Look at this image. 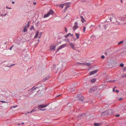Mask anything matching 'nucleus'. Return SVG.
I'll list each match as a JSON object with an SVG mask.
<instances>
[{
  "label": "nucleus",
  "instance_id": "nucleus-1",
  "mask_svg": "<svg viewBox=\"0 0 126 126\" xmlns=\"http://www.w3.org/2000/svg\"><path fill=\"white\" fill-rule=\"evenodd\" d=\"M53 11L52 10H50L49 12L44 15V18L47 17L50 15L53 14Z\"/></svg>",
  "mask_w": 126,
  "mask_h": 126
},
{
  "label": "nucleus",
  "instance_id": "nucleus-2",
  "mask_svg": "<svg viewBox=\"0 0 126 126\" xmlns=\"http://www.w3.org/2000/svg\"><path fill=\"white\" fill-rule=\"evenodd\" d=\"M68 40V42H69V45H70L71 48L73 49L74 50H76V48L75 47V44H73L71 42H70Z\"/></svg>",
  "mask_w": 126,
  "mask_h": 126
},
{
  "label": "nucleus",
  "instance_id": "nucleus-3",
  "mask_svg": "<svg viewBox=\"0 0 126 126\" xmlns=\"http://www.w3.org/2000/svg\"><path fill=\"white\" fill-rule=\"evenodd\" d=\"M56 47V46L53 45H51L49 47V50H55Z\"/></svg>",
  "mask_w": 126,
  "mask_h": 126
},
{
  "label": "nucleus",
  "instance_id": "nucleus-4",
  "mask_svg": "<svg viewBox=\"0 0 126 126\" xmlns=\"http://www.w3.org/2000/svg\"><path fill=\"white\" fill-rule=\"evenodd\" d=\"M77 97L78 99L80 101H82L84 100V97L81 95H77Z\"/></svg>",
  "mask_w": 126,
  "mask_h": 126
},
{
  "label": "nucleus",
  "instance_id": "nucleus-5",
  "mask_svg": "<svg viewBox=\"0 0 126 126\" xmlns=\"http://www.w3.org/2000/svg\"><path fill=\"white\" fill-rule=\"evenodd\" d=\"M79 28L78 26V23L76 21L75 22L74 26L73 27V28L74 30H75L76 29H77Z\"/></svg>",
  "mask_w": 126,
  "mask_h": 126
},
{
  "label": "nucleus",
  "instance_id": "nucleus-6",
  "mask_svg": "<svg viewBox=\"0 0 126 126\" xmlns=\"http://www.w3.org/2000/svg\"><path fill=\"white\" fill-rule=\"evenodd\" d=\"M66 46H67V45L66 44H63V45H61L58 48V50H57V51H56V52H57V51L60 50V49H61L62 48L66 47Z\"/></svg>",
  "mask_w": 126,
  "mask_h": 126
},
{
  "label": "nucleus",
  "instance_id": "nucleus-7",
  "mask_svg": "<svg viewBox=\"0 0 126 126\" xmlns=\"http://www.w3.org/2000/svg\"><path fill=\"white\" fill-rule=\"evenodd\" d=\"M98 71V70L97 69H96L94 70V71H92L91 72L89 75H91L94 73H96Z\"/></svg>",
  "mask_w": 126,
  "mask_h": 126
},
{
  "label": "nucleus",
  "instance_id": "nucleus-8",
  "mask_svg": "<svg viewBox=\"0 0 126 126\" xmlns=\"http://www.w3.org/2000/svg\"><path fill=\"white\" fill-rule=\"evenodd\" d=\"M47 106V104H42L39 105L38 107L39 108H44L46 107Z\"/></svg>",
  "mask_w": 126,
  "mask_h": 126
},
{
  "label": "nucleus",
  "instance_id": "nucleus-9",
  "mask_svg": "<svg viewBox=\"0 0 126 126\" xmlns=\"http://www.w3.org/2000/svg\"><path fill=\"white\" fill-rule=\"evenodd\" d=\"M95 89L94 87H92L89 90V92L90 93L93 92H94Z\"/></svg>",
  "mask_w": 126,
  "mask_h": 126
},
{
  "label": "nucleus",
  "instance_id": "nucleus-10",
  "mask_svg": "<svg viewBox=\"0 0 126 126\" xmlns=\"http://www.w3.org/2000/svg\"><path fill=\"white\" fill-rule=\"evenodd\" d=\"M39 33V31H37L36 32V34H35V35L34 37V38H36L38 37V34Z\"/></svg>",
  "mask_w": 126,
  "mask_h": 126
},
{
  "label": "nucleus",
  "instance_id": "nucleus-11",
  "mask_svg": "<svg viewBox=\"0 0 126 126\" xmlns=\"http://www.w3.org/2000/svg\"><path fill=\"white\" fill-rule=\"evenodd\" d=\"M70 35H71V36H73V34H71L70 33H68V34H67L66 35H65L64 36V37L65 38H67Z\"/></svg>",
  "mask_w": 126,
  "mask_h": 126
},
{
  "label": "nucleus",
  "instance_id": "nucleus-12",
  "mask_svg": "<svg viewBox=\"0 0 126 126\" xmlns=\"http://www.w3.org/2000/svg\"><path fill=\"white\" fill-rule=\"evenodd\" d=\"M28 29L27 28V26H25L23 32L25 33L26 32H27Z\"/></svg>",
  "mask_w": 126,
  "mask_h": 126
},
{
  "label": "nucleus",
  "instance_id": "nucleus-13",
  "mask_svg": "<svg viewBox=\"0 0 126 126\" xmlns=\"http://www.w3.org/2000/svg\"><path fill=\"white\" fill-rule=\"evenodd\" d=\"M115 19V17H114L113 16H110V21H112V19Z\"/></svg>",
  "mask_w": 126,
  "mask_h": 126
},
{
  "label": "nucleus",
  "instance_id": "nucleus-14",
  "mask_svg": "<svg viewBox=\"0 0 126 126\" xmlns=\"http://www.w3.org/2000/svg\"><path fill=\"white\" fill-rule=\"evenodd\" d=\"M96 80V79H93L91 80V82L93 83Z\"/></svg>",
  "mask_w": 126,
  "mask_h": 126
},
{
  "label": "nucleus",
  "instance_id": "nucleus-15",
  "mask_svg": "<svg viewBox=\"0 0 126 126\" xmlns=\"http://www.w3.org/2000/svg\"><path fill=\"white\" fill-rule=\"evenodd\" d=\"M79 35L78 33H76V36H77L76 38L77 39H78L79 38Z\"/></svg>",
  "mask_w": 126,
  "mask_h": 126
},
{
  "label": "nucleus",
  "instance_id": "nucleus-16",
  "mask_svg": "<svg viewBox=\"0 0 126 126\" xmlns=\"http://www.w3.org/2000/svg\"><path fill=\"white\" fill-rule=\"evenodd\" d=\"M49 78V77H47L43 79V80L44 81H45L47 80Z\"/></svg>",
  "mask_w": 126,
  "mask_h": 126
},
{
  "label": "nucleus",
  "instance_id": "nucleus-17",
  "mask_svg": "<svg viewBox=\"0 0 126 126\" xmlns=\"http://www.w3.org/2000/svg\"><path fill=\"white\" fill-rule=\"evenodd\" d=\"M69 6H66L64 10V12H65L66 10H67L68 8L69 7Z\"/></svg>",
  "mask_w": 126,
  "mask_h": 126
},
{
  "label": "nucleus",
  "instance_id": "nucleus-18",
  "mask_svg": "<svg viewBox=\"0 0 126 126\" xmlns=\"http://www.w3.org/2000/svg\"><path fill=\"white\" fill-rule=\"evenodd\" d=\"M66 3H65L61 5H60V6L62 8H63V6L65 5H66Z\"/></svg>",
  "mask_w": 126,
  "mask_h": 126
},
{
  "label": "nucleus",
  "instance_id": "nucleus-19",
  "mask_svg": "<svg viewBox=\"0 0 126 126\" xmlns=\"http://www.w3.org/2000/svg\"><path fill=\"white\" fill-rule=\"evenodd\" d=\"M85 65L88 66H90L91 65V64L89 63H87L85 64Z\"/></svg>",
  "mask_w": 126,
  "mask_h": 126
},
{
  "label": "nucleus",
  "instance_id": "nucleus-20",
  "mask_svg": "<svg viewBox=\"0 0 126 126\" xmlns=\"http://www.w3.org/2000/svg\"><path fill=\"white\" fill-rule=\"evenodd\" d=\"M37 88H35L33 89V88L32 89V91H33V92H37V91H35L36 89Z\"/></svg>",
  "mask_w": 126,
  "mask_h": 126
},
{
  "label": "nucleus",
  "instance_id": "nucleus-21",
  "mask_svg": "<svg viewBox=\"0 0 126 126\" xmlns=\"http://www.w3.org/2000/svg\"><path fill=\"white\" fill-rule=\"evenodd\" d=\"M123 42V41H121L120 42H118V44L119 45L120 44H122Z\"/></svg>",
  "mask_w": 126,
  "mask_h": 126
},
{
  "label": "nucleus",
  "instance_id": "nucleus-22",
  "mask_svg": "<svg viewBox=\"0 0 126 126\" xmlns=\"http://www.w3.org/2000/svg\"><path fill=\"white\" fill-rule=\"evenodd\" d=\"M94 125L95 126H98L99 125V124L97 123H94Z\"/></svg>",
  "mask_w": 126,
  "mask_h": 126
},
{
  "label": "nucleus",
  "instance_id": "nucleus-23",
  "mask_svg": "<svg viewBox=\"0 0 126 126\" xmlns=\"http://www.w3.org/2000/svg\"><path fill=\"white\" fill-rule=\"evenodd\" d=\"M86 29V27L85 26H84L83 29V32H84L85 31V30Z\"/></svg>",
  "mask_w": 126,
  "mask_h": 126
},
{
  "label": "nucleus",
  "instance_id": "nucleus-24",
  "mask_svg": "<svg viewBox=\"0 0 126 126\" xmlns=\"http://www.w3.org/2000/svg\"><path fill=\"white\" fill-rule=\"evenodd\" d=\"M17 107V105L13 107H10V108L11 109H12L13 108H15Z\"/></svg>",
  "mask_w": 126,
  "mask_h": 126
},
{
  "label": "nucleus",
  "instance_id": "nucleus-25",
  "mask_svg": "<svg viewBox=\"0 0 126 126\" xmlns=\"http://www.w3.org/2000/svg\"><path fill=\"white\" fill-rule=\"evenodd\" d=\"M123 78L126 77V74H124L122 76Z\"/></svg>",
  "mask_w": 126,
  "mask_h": 126
},
{
  "label": "nucleus",
  "instance_id": "nucleus-26",
  "mask_svg": "<svg viewBox=\"0 0 126 126\" xmlns=\"http://www.w3.org/2000/svg\"><path fill=\"white\" fill-rule=\"evenodd\" d=\"M124 66V65L123 63H121L120 65V66L122 67H123Z\"/></svg>",
  "mask_w": 126,
  "mask_h": 126
},
{
  "label": "nucleus",
  "instance_id": "nucleus-27",
  "mask_svg": "<svg viewBox=\"0 0 126 126\" xmlns=\"http://www.w3.org/2000/svg\"><path fill=\"white\" fill-rule=\"evenodd\" d=\"M35 110H31V111L30 112H29L30 113H32V112L34 111H35Z\"/></svg>",
  "mask_w": 126,
  "mask_h": 126
},
{
  "label": "nucleus",
  "instance_id": "nucleus-28",
  "mask_svg": "<svg viewBox=\"0 0 126 126\" xmlns=\"http://www.w3.org/2000/svg\"><path fill=\"white\" fill-rule=\"evenodd\" d=\"M123 70L124 71H126V67H124L123 68Z\"/></svg>",
  "mask_w": 126,
  "mask_h": 126
},
{
  "label": "nucleus",
  "instance_id": "nucleus-29",
  "mask_svg": "<svg viewBox=\"0 0 126 126\" xmlns=\"http://www.w3.org/2000/svg\"><path fill=\"white\" fill-rule=\"evenodd\" d=\"M34 27L33 26H32L31 28V30H33L34 29Z\"/></svg>",
  "mask_w": 126,
  "mask_h": 126
},
{
  "label": "nucleus",
  "instance_id": "nucleus-30",
  "mask_svg": "<svg viewBox=\"0 0 126 126\" xmlns=\"http://www.w3.org/2000/svg\"><path fill=\"white\" fill-rule=\"evenodd\" d=\"M15 64H12L8 66H7L8 67H11L13 66Z\"/></svg>",
  "mask_w": 126,
  "mask_h": 126
},
{
  "label": "nucleus",
  "instance_id": "nucleus-31",
  "mask_svg": "<svg viewBox=\"0 0 126 126\" xmlns=\"http://www.w3.org/2000/svg\"><path fill=\"white\" fill-rule=\"evenodd\" d=\"M0 102H1L2 103H6V102L4 101H0Z\"/></svg>",
  "mask_w": 126,
  "mask_h": 126
},
{
  "label": "nucleus",
  "instance_id": "nucleus-32",
  "mask_svg": "<svg viewBox=\"0 0 126 126\" xmlns=\"http://www.w3.org/2000/svg\"><path fill=\"white\" fill-rule=\"evenodd\" d=\"M81 21L82 23H84V21H85V20L84 18H83L81 20Z\"/></svg>",
  "mask_w": 126,
  "mask_h": 126
},
{
  "label": "nucleus",
  "instance_id": "nucleus-33",
  "mask_svg": "<svg viewBox=\"0 0 126 126\" xmlns=\"http://www.w3.org/2000/svg\"><path fill=\"white\" fill-rule=\"evenodd\" d=\"M101 58H102V59H104V58H105V57L104 56V55H102L101 57Z\"/></svg>",
  "mask_w": 126,
  "mask_h": 126
},
{
  "label": "nucleus",
  "instance_id": "nucleus-34",
  "mask_svg": "<svg viewBox=\"0 0 126 126\" xmlns=\"http://www.w3.org/2000/svg\"><path fill=\"white\" fill-rule=\"evenodd\" d=\"M27 28H28L29 27V22L27 24Z\"/></svg>",
  "mask_w": 126,
  "mask_h": 126
},
{
  "label": "nucleus",
  "instance_id": "nucleus-35",
  "mask_svg": "<svg viewBox=\"0 0 126 126\" xmlns=\"http://www.w3.org/2000/svg\"><path fill=\"white\" fill-rule=\"evenodd\" d=\"M104 28H105V30H106V25H104Z\"/></svg>",
  "mask_w": 126,
  "mask_h": 126
},
{
  "label": "nucleus",
  "instance_id": "nucleus-36",
  "mask_svg": "<svg viewBox=\"0 0 126 126\" xmlns=\"http://www.w3.org/2000/svg\"><path fill=\"white\" fill-rule=\"evenodd\" d=\"M120 116V115L119 114H117L116 115V117H118Z\"/></svg>",
  "mask_w": 126,
  "mask_h": 126
},
{
  "label": "nucleus",
  "instance_id": "nucleus-37",
  "mask_svg": "<svg viewBox=\"0 0 126 126\" xmlns=\"http://www.w3.org/2000/svg\"><path fill=\"white\" fill-rule=\"evenodd\" d=\"M13 47V46H11L10 48V49L11 50H12V48Z\"/></svg>",
  "mask_w": 126,
  "mask_h": 126
},
{
  "label": "nucleus",
  "instance_id": "nucleus-38",
  "mask_svg": "<svg viewBox=\"0 0 126 126\" xmlns=\"http://www.w3.org/2000/svg\"><path fill=\"white\" fill-rule=\"evenodd\" d=\"M41 33H42V32H41V33H40V35L39 36V37H38V38H40L41 37Z\"/></svg>",
  "mask_w": 126,
  "mask_h": 126
},
{
  "label": "nucleus",
  "instance_id": "nucleus-39",
  "mask_svg": "<svg viewBox=\"0 0 126 126\" xmlns=\"http://www.w3.org/2000/svg\"><path fill=\"white\" fill-rule=\"evenodd\" d=\"M65 31L66 32H67V29L66 28H65Z\"/></svg>",
  "mask_w": 126,
  "mask_h": 126
},
{
  "label": "nucleus",
  "instance_id": "nucleus-40",
  "mask_svg": "<svg viewBox=\"0 0 126 126\" xmlns=\"http://www.w3.org/2000/svg\"><path fill=\"white\" fill-rule=\"evenodd\" d=\"M6 8L8 9H11V8L8 7H7V6H6Z\"/></svg>",
  "mask_w": 126,
  "mask_h": 126
},
{
  "label": "nucleus",
  "instance_id": "nucleus-41",
  "mask_svg": "<svg viewBox=\"0 0 126 126\" xmlns=\"http://www.w3.org/2000/svg\"><path fill=\"white\" fill-rule=\"evenodd\" d=\"M80 17H81V20L83 18H83V16H81Z\"/></svg>",
  "mask_w": 126,
  "mask_h": 126
},
{
  "label": "nucleus",
  "instance_id": "nucleus-42",
  "mask_svg": "<svg viewBox=\"0 0 126 126\" xmlns=\"http://www.w3.org/2000/svg\"><path fill=\"white\" fill-rule=\"evenodd\" d=\"M36 3V2H34L33 3V4L34 5H35Z\"/></svg>",
  "mask_w": 126,
  "mask_h": 126
},
{
  "label": "nucleus",
  "instance_id": "nucleus-43",
  "mask_svg": "<svg viewBox=\"0 0 126 126\" xmlns=\"http://www.w3.org/2000/svg\"><path fill=\"white\" fill-rule=\"evenodd\" d=\"M115 91V89L114 88H113V91L114 92Z\"/></svg>",
  "mask_w": 126,
  "mask_h": 126
},
{
  "label": "nucleus",
  "instance_id": "nucleus-44",
  "mask_svg": "<svg viewBox=\"0 0 126 126\" xmlns=\"http://www.w3.org/2000/svg\"><path fill=\"white\" fill-rule=\"evenodd\" d=\"M116 92H117V93H118V92H119V91L118 90H116Z\"/></svg>",
  "mask_w": 126,
  "mask_h": 126
},
{
  "label": "nucleus",
  "instance_id": "nucleus-45",
  "mask_svg": "<svg viewBox=\"0 0 126 126\" xmlns=\"http://www.w3.org/2000/svg\"><path fill=\"white\" fill-rule=\"evenodd\" d=\"M7 14V13H5V14H4V15H4V16H6V15Z\"/></svg>",
  "mask_w": 126,
  "mask_h": 126
},
{
  "label": "nucleus",
  "instance_id": "nucleus-46",
  "mask_svg": "<svg viewBox=\"0 0 126 126\" xmlns=\"http://www.w3.org/2000/svg\"><path fill=\"white\" fill-rule=\"evenodd\" d=\"M82 115L83 116H85V114H83Z\"/></svg>",
  "mask_w": 126,
  "mask_h": 126
},
{
  "label": "nucleus",
  "instance_id": "nucleus-47",
  "mask_svg": "<svg viewBox=\"0 0 126 126\" xmlns=\"http://www.w3.org/2000/svg\"><path fill=\"white\" fill-rule=\"evenodd\" d=\"M12 3L13 4H14V3H15V2H14V1H13L12 2Z\"/></svg>",
  "mask_w": 126,
  "mask_h": 126
},
{
  "label": "nucleus",
  "instance_id": "nucleus-48",
  "mask_svg": "<svg viewBox=\"0 0 126 126\" xmlns=\"http://www.w3.org/2000/svg\"><path fill=\"white\" fill-rule=\"evenodd\" d=\"M39 109L40 110H43L42 109Z\"/></svg>",
  "mask_w": 126,
  "mask_h": 126
},
{
  "label": "nucleus",
  "instance_id": "nucleus-49",
  "mask_svg": "<svg viewBox=\"0 0 126 126\" xmlns=\"http://www.w3.org/2000/svg\"><path fill=\"white\" fill-rule=\"evenodd\" d=\"M115 80H113L111 81V82H114V81H115Z\"/></svg>",
  "mask_w": 126,
  "mask_h": 126
},
{
  "label": "nucleus",
  "instance_id": "nucleus-50",
  "mask_svg": "<svg viewBox=\"0 0 126 126\" xmlns=\"http://www.w3.org/2000/svg\"><path fill=\"white\" fill-rule=\"evenodd\" d=\"M46 110V109H45L43 110Z\"/></svg>",
  "mask_w": 126,
  "mask_h": 126
},
{
  "label": "nucleus",
  "instance_id": "nucleus-51",
  "mask_svg": "<svg viewBox=\"0 0 126 126\" xmlns=\"http://www.w3.org/2000/svg\"><path fill=\"white\" fill-rule=\"evenodd\" d=\"M24 124V123H22V125H23Z\"/></svg>",
  "mask_w": 126,
  "mask_h": 126
},
{
  "label": "nucleus",
  "instance_id": "nucleus-52",
  "mask_svg": "<svg viewBox=\"0 0 126 126\" xmlns=\"http://www.w3.org/2000/svg\"><path fill=\"white\" fill-rule=\"evenodd\" d=\"M121 2L122 3H123V2H122V0H121Z\"/></svg>",
  "mask_w": 126,
  "mask_h": 126
},
{
  "label": "nucleus",
  "instance_id": "nucleus-53",
  "mask_svg": "<svg viewBox=\"0 0 126 126\" xmlns=\"http://www.w3.org/2000/svg\"><path fill=\"white\" fill-rule=\"evenodd\" d=\"M124 24L125 25V24H126V23H125V24Z\"/></svg>",
  "mask_w": 126,
  "mask_h": 126
},
{
  "label": "nucleus",
  "instance_id": "nucleus-54",
  "mask_svg": "<svg viewBox=\"0 0 126 126\" xmlns=\"http://www.w3.org/2000/svg\"><path fill=\"white\" fill-rule=\"evenodd\" d=\"M38 40V41H39V39H38V40Z\"/></svg>",
  "mask_w": 126,
  "mask_h": 126
},
{
  "label": "nucleus",
  "instance_id": "nucleus-55",
  "mask_svg": "<svg viewBox=\"0 0 126 126\" xmlns=\"http://www.w3.org/2000/svg\"><path fill=\"white\" fill-rule=\"evenodd\" d=\"M122 99V98H120V100H121Z\"/></svg>",
  "mask_w": 126,
  "mask_h": 126
},
{
  "label": "nucleus",
  "instance_id": "nucleus-56",
  "mask_svg": "<svg viewBox=\"0 0 126 126\" xmlns=\"http://www.w3.org/2000/svg\"><path fill=\"white\" fill-rule=\"evenodd\" d=\"M60 95H58V96H57V97H58V96H59Z\"/></svg>",
  "mask_w": 126,
  "mask_h": 126
},
{
  "label": "nucleus",
  "instance_id": "nucleus-57",
  "mask_svg": "<svg viewBox=\"0 0 126 126\" xmlns=\"http://www.w3.org/2000/svg\"><path fill=\"white\" fill-rule=\"evenodd\" d=\"M105 54H106V55L107 54V53H106Z\"/></svg>",
  "mask_w": 126,
  "mask_h": 126
},
{
  "label": "nucleus",
  "instance_id": "nucleus-58",
  "mask_svg": "<svg viewBox=\"0 0 126 126\" xmlns=\"http://www.w3.org/2000/svg\"><path fill=\"white\" fill-rule=\"evenodd\" d=\"M116 88V87H114V88Z\"/></svg>",
  "mask_w": 126,
  "mask_h": 126
},
{
  "label": "nucleus",
  "instance_id": "nucleus-59",
  "mask_svg": "<svg viewBox=\"0 0 126 126\" xmlns=\"http://www.w3.org/2000/svg\"><path fill=\"white\" fill-rule=\"evenodd\" d=\"M18 124V125H20V124Z\"/></svg>",
  "mask_w": 126,
  "mask_h": 126
},
{
  "label": "nucleus",
  "instance_id": "nucleus-60",
  "mask_svg": "<svg viewBox=\"0 0 126 126\" xmlns=\"http://www.w3.org/2000/svg\"><path fill=\"white\" fill-rule=\"evenodd\" d=\"M125 16L126 17V15H125Z\"/></svg>",
  "mask_w": 126,
  "mask_h": 126
}]
</instances>
